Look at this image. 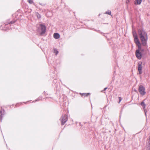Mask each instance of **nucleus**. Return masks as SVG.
Masks as SVG:
<instances>
[{
  "mask_svg": "<svg viewBox=\"0 0 150 150\" xmlns=\"http://www.w3.org/2000/svg\"><path fill=\"white\" fill-rule=\"evenodd\" d=\"M54 53H56V55H57L58 53V51L55 49H54Z\"/></svg>",
  "mask_w": 150,
  "mask_h": 150,
  "instance_id": "9b49d317",
  "label": "nucleus"
},
{
  "mask_svg": "<svg viewBox=\"0 0 150 150\" xmlns=\"http://www.w3.org/2000/svg\"><path fill=\"white\" fill-rule=\"evenodd\" d=\"M38 15V18H40V15Z\"/></svg>",
  "mask_w": 150,
  "mask_h": 150,
  "instance_id": "aec40b11",
  "label": "nucleus"
},
{
  "mask_svg": "<svg viewBox=\"0 0 150 150\" xmlns=\"http://www.w3.org/2000/svg\"><path fill=\"white\" fill-rule=\"evenodd\" d=\"M140 49H139L136 51V56L138 59H140L142 58L141 53L139 52Z\"/></svg>",
  "mask_w": 150,
  "mask_h": 150,
  "instance_id": "423d86ee",
  "label": "nucleus"
},
{
  "mask_svg": "<svg viewBox=\"0 0 150 150\" xmlns=\"http://www.w3.org/2000/svg\"><path fill=\"white\" fill-rule=\"evenodd\" d=\"M141 105L143 107V108L144 109V112H145V115H146V111L145 109L146 105L143 102H142L141 103Z\"/></svg>",
  "mask_w": 150,
  "mask_h": 150,
  "instance_id": "1a4fd4ad",
  "label": "nucleus"
},
{
  "mask_svg": "<svg viewBox=\"0 0 150 150\" xmlns=\"http://www.w3.org/2000/svg\"><path fill=\"white\" fill-rule=\"evenodd\" d=\"M46 27L43 24H40V26L38 30V32L40 35L44 34L45 32Z\"/></svg>",
  "mask_w": 150,
  "mask_h": 150,
  "instance_id": "f03ea898",
  "label": "nucleus"
},
{
  "mask_svg": "<svg viewBox=\"0 0 150 150\" xmlns=\"http://www.w3.org/2000/svg\"><path fill=\"white\" fill-rule=\"evenodd\" d=\"M107 88H104V91H105L107 89Z\"/></svg>",
  "mask_w": 150,
  "mask_h": 150,
  "instance_id": "4be33fe9",
  "label": "nucleus"
},
{
  "mask_svg": "<svg viewBox=\"0 0 150 150\" xmlns=\"http://www.w3.org/2000/svg\"><path fill=\"white\" fill-rule=\"evenodd\" d=\"M28 1L30 4H32L33 2V0H28Z\"/></svg>",
  "mask_w": 150,
  "mask_h": 150,
  "instance_id": "4468645a",
  "label": "nucleus"
},
{
  "mask_svg": "<svg viewBox=\"0 0 150 150\" xmlns=\"http://www.w3.org/2000/svg\"><path fill=\"white\" fill-rule=\"evenodd\" d=\"M139 92L142 96H144L145 94V88L142 86L141 85L139 86Z\"/></svg>",
  "mask_w": 150,
  "mask_h": 150,
  "instance_id": "39448f33",
  "label": "nucleus"
},
{
  "mask_svg": "<svg viewBox=\"0 0 150 150\" xmlns=\"http://www.w3.org/2000/svg\"><path fill=\"white\" fill-rule=\"evenodd\" d=\"M105 13L108 14L109 15H110L111 14V12L110 11H108V12H106Z\"/></svg>",
  "mask_w": 150,
  "mask_h": 150,
  "instance_id": "2eb2a0df",
  "label": "nucleus"
},
{
  "mask_svg": "<svg viewBox=\"0 0 150 150\" xmlns=\"http://www.w3.org/2000/svg\"><path fill=\"white\" fill-rule=\"evenodd\" d=\"M148 143H149V146L150 147V138H149V140L148 141Z\"/></svg>",
  "mask_w": 150,
  "mask_h": 150,
  "instance_id": "f3484780",
  "label": "nucleus"
},
{
  "mask_svg": "<svg viewBox=\"0 0 150 150\" xmlns=\"http://www.w3.org/2000/svg\"><path fill=\"white\" fill-rule=\"evenodd\" d=\"M2 112L1 111H0V113H1V115H0V118H1V120H2V118L3 117L2 114Z\"/></svg>",
  "mask_w": 150,
  "mask_h": 150,
  "instance_id": "ddd939ff",
  "label": "nucleus"
},
{
  "mask_svg": "<svg viewBox=\"0 0 150 150\" xmlns=\"http://www.w3.org/2000/svg\"><path fill=\"white\" fill-rule=\"evenodd\" d=\"M83 94L84 95H86V96H88V95L90 94V93H87L86 94V93H83Z\"/></svg>",
  "mask_w": 150,
  "mask_h": 150,
  "instance_id": "dca6fc26",
  "label": "nucleus"
},
{
  "mask_svg": "<svg viewBox=\"0 0 150 150\" xmlns=\"http://www.w3.org/2000/svg\"><path fill=\"white\" fill-rule=\"evenodd\" d=\"M142 62H139L138 64V68L139 73V74H142Z\"/></svg>",
  "mask_w": 150,
  "mask_h": 150,
  "instance_id": "0eeeda50",
  "label": "nucleus"
},
{
  "mask_svg": "<svg viewBox=\"0 0 150 150\" xmlns=\"http://www.w3.org/2000/svg\"><path fill=\"white\" fill-rule=\"evenodd\" d=\"M133 36H134V38H135V36H134L135 35H136V36H137L135 31H133Z\"/></svg>",
  "mask_w": 150,
  "mask_h": 150,
  "instance_id": "f8f14e48",
  "label": "nucleus"
},
{
  "mask_svg": "<svg viewBox=\"0 0 150 150\" xmlns=\"http://www.w3.org/2000/svg\"><path fill=\"white\" fill-rule=\"evenodd\" d=\"M54 38L55 39H58L60 38V35L57 33H54L53 35Z\"/></svg>",
  "mask_w": 150,
  "mask_h": 150,
  "instance_id": "6e6552de",
  "label": "nucleus"
},
{
  "mask_svg": "<svg viewBox=\"0 0 150 150\" xmlns=\"http://www.w3.org/2000/svg\"><path fill=\"white\" fill-rule=\"evenodd\" d=\"M129 0H126V3L127 4H128L129 3Z\"/></svg>",
  "mask_w": 150,
  "mask_h": 150,
  "instance_id": "6ab92c4d",
  "label": "nucleus"
},
{
  "mask_svg": "<svg viewBox=\"0 0 150 150\" xmlns=\"http://www.w3.org/2000/svg\"><path fill=\"white\" fill-rule=\"evenodd\" d=\"M142 2V0H136L135 1L134 3L135 4H140Z\"/></svg>",
  "mask_w": 150,
  "mask_h": 150,
  "instance_id": "9d476101",
  "label": "nucleus"
},
{
  "mask_svg": "<svg viewBox=\"0 0 150 150\" xmlns=\"http://www.w3.org/2000/svg\"><path fill=\"white\" fill-rule=\"evenodd\" d=\"M134 36L135 38H134V42L137 46L138 49H141V44L138 40L137 36H136V35H135Z\"/></svg>",
  "mask_w": 150,
  "mask_h": 150,
  "instance_id": "20e7f679",
  "label": "nucleus"
},
{
  "mask_svg": "<svg viewBox=\"0 0 150 150\" xmlns=\"http://www.w3.org/2000/svg\"><path fill=\"white\" fill-rule=\"evenodd\" d=\"M119 100H120V101L121 100V98L120 97L119 98Z\"/></svg>",
  "mask_w": 150,
  "mask_h": 150,
  "instance_id": "412c9836",
  "label": "nucleus"
},
{
  "mask_svg": "<svg viewBox=\"0 0 150 150\" xmlns=\"http://www.w3.org/2000/svg\"><path fill=\"white\" fill-rule=\"evenodd\" d=\"M15 22V21H11L9 23L11 24L14 23Z\"/></svg>",
  "mask_w": 150,
  "mask_h": 150,
  "instance_id": "a211bd4d",
  "label": "nucleus"
},
{
  "mask_svg": "<svg viewBox=\"0 0 150 150\" xmlns=\"http://www.w3.org/2000/svg\"><path fill=\"white\" fill-rule=\"evenodd\" d=\"M68 116L66 115H62L61 118V124L64 125L68 120Z\"/></svg>",
  "mask_w": 150,
  "mask_h": 150,
  "instance_id": "7ed1b4c3",
  "label": "nucleus"
},
{
  "mask_svg": "<svg viewBox=\"0 0 150 150\" xmlns=\"http://www.w3.org/2000/svg\"><path fill=\"white\" fill-rule=\"evenodd\" d=\"M138 33L143 45H145L146 44L147 40V34L143 30H139Z\"/></svg>",
  "mask_w": 150,
  "mask_h": 150,
  "instance_id": "f257e3e1",
  "label": "nucleus"
}]
</instances>
